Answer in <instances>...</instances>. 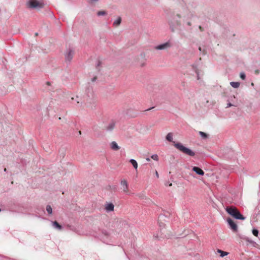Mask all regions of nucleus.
Segmentation results:
<instances>
[{
  "label": "nucleus",
  "instance_id": "obj_26",
  "mask_svg": "<svg viewBox=\"0 0 260 260\" xmlns=\"http://www.w3.org/2000/svg\"><path fill=\"white\" fill-rule=\"evenodd\" d=\"M102 234L106 237H108L109 236L108 232L107 231H106V230L103 231Z\"/></svg>",
  "mask_w": 260,
  "mask_h": 260
},
{
  "label": "nucleus",
  "instance_id": "obj_28",
  "mask_svg": "<svg viewBox=\"0 0 260 260\" xmlns=\"http://www.w3.org/2000/svg\"><path fill=\"white\" fill-rule=\"evenodd\" d=\"M233 106V105H232L231 103H229L227 104L226 108H229V107H232Z\"/></svg>",
  "mask_w": 260,
  "mask_h": 260
},
{
  "label": "nucleus",
  "instance_id": "obj_8",
  "mask_svg": "<svg viewBox=\"0 0 260 260\" xmlns=\"http://www.w3.org/2000/svg\"><path fill=\"white\" fill-rule=\"evenodd\" d=\"M227 222L230 226L231 229L234 232H237L238 230L237 225L234 222V221L230 218L227 219Z\"/></svg>",
  "mask_w": 260,
  "mask_h": 260
},
{
  "label": "nucleus",
  "instance_id": "obj_43",
  "mask_svg": "<svg viewBox=\"0 0 260 260\" xmlns=\"http://www.w3.org/2000/svg\"><path fill=\"white\" fill-rule=\"evenodd\" d=\"M4 171H5V172H6V171H7V169H6V168L4 169Z\"/></svg>",
  "mask_w": 260,
  "mask_h": 260
},
{
  "label": "nucleus",
  "instance_id": "obj_38",
  "mask_svg": "<svg viewBox=\"0 0 260 260\" xmlns=\"http://www.w3.org/2000/svg\"><path fill=\"white\" fill-rule=\"evenodd\" d=\"M199 29H200L201 31H203V29L201 26H199Z\"/></svg>",
  "mask_w": 260,
  "mask_h": 260
},
{
  "label": "nucleus",
  "instance_id": "obj_11",
  "mask_svg": "<svg viewBox=\"0 0 260 260\" xmlns=\"http://www.w3.org/2000/svg\"><path fill=\"white\" fill-rule=\"evenodd\" d=\"M115 125V122L114 121H111L108 125L106 127V129L108 131H112Z\"/></svg>",
  "mask_w": 260,
  "mask_h": 260
},
{
  "label": "nucleus",
  "instance_id": "obj_23",
  "mask_svg": "<svg viewBox=\"0 0 260 260\" xmlns=\"http://www.w3.org/2000/svg\"><path fill=\"white\" fill-rule=\"evenodd\" d=\"M252 234L255 236L257 237L258 236V231L257 230H256V229H253L252 230Z\"/></svg>",
  "mask_w": 260,
  "mask_h": 260
},
{
  "label": "nucleus",
  "instance_id": "obj_10",
  "mask_svg": "<svg viewBox=\"0 0 260 260\" xmlns=\"http://www.w3.org/2000/svg\"><path fill=\"white\" fill-rule=\"evenodd\" d=\"M110 146L111 149L114 151H117L120 149V147L115 141H112L110 144Z\"/></svg>",
  "mask_w": 260,
  "mask_h": 260
},
{
  "label": "nucleus",
  "instance_id": "obj_4",
  "mask_svg": "<svg viewBox=\"0 0 260 260\" xmlns=\"http://www.w3.org/2000/svg\"><path fill=\"white\" fill-rule=\"evenodd\" d=\"M28 7L31 9H39L43 7V3L37 0H29L27 3Z\"/></svg>",
  "mask_w": 260,
  "mask_h": 260
},
{
  "label": "nucleus",
  "instance_id": "obj_24",
  "mask_svg": "<svg viewBox=\"0 0 260 260\" xmlns=\"http://www.w3.org/2000/svg\"><path fill=\"white\" fill-rule=\"evenodd\" d=\"M151 158L155 160H158V156L157 154H153L151 156Z\"/></svg>",
  "mask_w": 260,
  "mask_h": 260
},
{
  "label": "nucleus",
  "instance_id": "obj_6",
  "mask_svg": "<svg viewBox=\"0 0 260 260\" xmlns=\"http://www.w3.org/2000/svg\"><path fill=\"white\" fill-rule=\"evenodd\" d=\"M74 51L71 48H69L65 54L66 60L71 61L74 56Z\"/></svg>",
  "mask_w": 260,
  "mask_h": 260
},
{
  "label": "nucleus",
  "instance_id": "obj_21",
  "mask_svg": "<svg viewBox=\"0 0 260 260\" xmlns=\"http://www.w3.org/2000/svg\"><path fill=\"white\" fill-rule=\"evenodd\" d=\"M46 211L48 212L49 214H51L52 213V207L50 205H47L46 206Z\"/></svg>",
  "mask_w": 260,
  "mask_h": 260
},
{
  "label": "nucleus",
  "instance_id": "obj_40",
  "mask_svg": "<svg viewBox=\"0 0 260 260\" xmlns=\"http://www.w3.org/2000/svg\"><path fill=\"white\" fill-rule=\"evenodd\" d=\"M146 160L149 161L150 160V159L149 158H147Z\"/></svg>",
  "mask_w": 260,
  "mask_h": 260
},
{
  "label": "nucleus",
  "instance_id": "obj_17",
  "mask_svg": "<svg viewBox=\"0 0 260 260\" xmlns=\"http://www.w3.org/2000/svg\"><path fill=\"white\" fill-rule=\"evenodd\" d=\"M129 162L131 163V164L133 166L134 168L135 169H137L138 168V164L136 160L134 159H131L129 160Z\"/></svg>",
  "mask_w": 260,
  "mask_h": 260
},
{
  "label": "nucleus",
  "instance_id": "obj_34",
  "mask_svg": "<svg viewBox=\"0 0 260 260\" xmlns=\"http://www.w3.org/2000/svg\"><path fill=\"white\" fill-rule=\"evenodd\" d=\"M162 217H163L162 215H159L158 217V220L159 221L161 219V218H162Z\"/></svg>",
  "mask_w": 260,
  "mask_h": 260
},
{
  "label": "nucleus",
  "instance_id": "obj_9",
  "mask_svg": "<svg viewBox=\"0 0 260 260\" xmlns=\"http://www.w3.org/2000/svg\"><path fill=\"white\" fill-rule=\"evenodd\" d=\"M86 93L89 98L92 99L94 98V94L92 87H88L86 90Z\"/></svg>",
  "mask_w": 260,
  "mask_h": 260
},
{
  "label": "nucleus",
  "instance_id": "obj_33",
  "mask_svg": "<svg viewBox=\"0 0 260 260\" xmlns=\"http://www.w3.org/2000/svg\"><path fill=\"white\" fill-rule=\"evenodd\" d=\"M155 175L157 178L159 177L158 173L157 171H155Z\"/></svg>",
  "mask_w": 260,
  "mask_h": 260
},
{
  "label": "nucleus",
  "instance_id": "obj_32",
  "mask_svg": "<svg viewBox=\"0 0 260 260\" xmlns=\"http://www.w3.org/2000/svg\"><path fill=\"white\" fill-rule=\"evenodd\" d=\"M196 73L197 74V79L199 80L200 79L199 74V73L198 72V71L197 70L196 71Z\"/></svg>",
  "mask_w": 260,
  "mask_h": 260
},
{
  "label": "nucleus",
  "instance_id": "obj_1",
  "mask_svg": "<svg viewBox=\"0 0 260 260\" xmlns=\"http://www.w3.org/2000/svg\"><path fill=\"white\" fill-rule=\"evenodd\" d=\"M226 211L230 215L237 219L244 220L245 219V217L235 207H228L226 208Z\"/></svg>",
  "mask_w": 260,
  "mask_h": 260
},
{
  "label": "nucleus",
  "instance_id": "obj_13",
  "mask_svg": "<svg viewBox=\"0 0 260 260\" xmlns=\"http://www.w3.org/2000/svg\"><path fill=\"white\" fill-rule=\"evenodd\" d=\"M192 170L198 175H203L204 174V172L203 170L198 167H193Z\"/></svg>",
  "mask_w": 260,
  "mask_h": 260
},
{
  "label": "nucleus",
  "instance_id": "obj_29",
  "mask_svg": "<svg viewBox=\"0 0 260 260\" xmlns=\"http://www.w3.org/2000/svg\"><path fill=\"white\" fill-rule=\"evenodd\" d=\"M101 62L100 61H98V63L96 64V68L98 69L99 67L101 66Z\"/></svg>",
  "mask_w": 260,
  "mask_h": 260
},
{
  "label": "nucleus",
  "instance_id": "obj_7",
  "mask_svg": "<svg viewBox=\"0 0 260 260\" xmlns=\"http://www.w3.org/2000/svg\"><path fill=\"white\" fill-rule=\"evenodd\" d=\"M171 46V43L170 42H167L164 44L156 46L154 48L156 50H166L170 48Z\"/></svg>",
  "mask_w": 260,
  "mask_h": 260
},
{
  "label": "nucleus",
  "instance_id": "obj_15",
  "mask_svg": "<svg viewBox=\"0 0 260 260\" xmlns=\"http://www.w3.org/2000/svg\"><path fill=\"white\" fill-rule=\"evenodd\" d=\"M52 225H53V226L54 228H56V229H58V230H61V229H62V226H61V225H60V224H59L57 221H53V222H52Z\"/></svg>",
  "mask_w": 260,
  "mask_h": 260
},
{
  "label": "nucleus",
  "instance_id": "obj_14",
  "mask_svg": "<svg viewBox=\"0 0 260 260\" xmlns=\"http://www.w3.org/2000/svg\"><path fill=\"white\" fill-rule=\"evenodd\" d=\"M121 18L119 16L113 22V26L114 27H117L121 24Z\"/></svg>",
  "mask_w": 260,
  "mask_h": 260
},
{
  "label": "nucleus",
  "instance_id": "obj_5",
  "mask_svg": "<svg viewBox=\"0 0 260 260\" xmlns=\"http://www.w3.org/2000/svg\"><path fill=\"white\" fill-rule=\"evenodd\" d=\"M120 185L122 187L123 192L126 194H129V188L127 180L125 179H121L120 181Z\"/></svg>",
  "mask_w": 260,
  "mask_h": 260
},
{
  "label": "nucleus",
  "instance_id": "obj_36",
  "mask_svg": "<svg viewBox=\"0 0 260 260\" xmlns=\"http://www.w3.org/2000/svg\"><path fill=\"white\" fill-rule=\"evenodd\" d=\"M187 24L188 26H191V22L190 21L187 22Z\"/></svg>",
  "mask_w": 260,
  "mask_h": 260
},
{
  "label": "nucleus",
  "instance_id": "obj_35",
  "mask_svg": "<svg viewBox=\"0 0 260 260\" xmlns=\"http://www.w3.org/2000/svg\"><path fill=\"white\" fill-rule=\"evenodd\" d=\"M159 226L160 228H161V227L164 226V224L162 223H160L159 222Z\"/></svg>",
  "mask_w": 260,
  "mask_h": 260
},
{
  "label": "nucleus",
  "instance_id": "obj_12",
  "mask_svg": "<svg viewBox=\"0 0 260 260\" xmlns=\"http://www.w3.org/2000/svg\"><path fill=\"white\" fill-rule=\"evenodd\" d=\"M114 206L112 203H108L105 205V209L107 212H111L114 210Z\"/></svg>",
  "mask_w": 260,
  "mask_h": 260
},
{
  "label": "nucleus",
  "instance_id": "obj_39",
  "mask_svg": "<svg viewBox=\"0 0 260 260\" xmlns=\"http://www.w3.org/2000/svg\"><path fill=\"white\" fill-rule=\"evenodd\" d=\"M199 49L201 52L202 51V48L201 47H199Z\"/></svg>",
  "mask_w": 260,
  "mask_h": 260
},
{
  "label": "nucleus",
  "instance_id": "obj_37",
  "mask_svg": "<svg viewBox=\"0 0 260 260\" xmlns=\"http://www.w3.org/2000/svg\"><path fill=\"white\" fill-rule=\"evenodd\" d=\"M159 237H160V238H165V237H167L166 236H162L161 234L159 236Z\"/></svg>",
  "mask_w": 260,
  "mask_h": 260
},
{
  "label": "nucleus",
  "instance_id": "obj_19",
  "mask_svg": "<svg viewBox=\"0 0 260 260\" xmlns=\"http://www.w3.org/2000/svg\"><path fill=\"white\" fill-rule=\"evenodd\" d=\"M217 252L220 254V256L222 257L228 254V252L223 251L220 249L217 250Z\"/></svg>",
  "mask_w": 260,
  "mask_h": 260
},
{
  "label": "nucleus",
  "instance_id": "obj_27",
  "mask_svg": "<svg viewBox=\"0 0 260 260\" xmlns=\"http://www.w3.org/2000/svg\"><path fill=\"white\" fill-rule=\"evenodd\" d=\"M97 79V77L96 76L94 77L91 79L92 82H95Z\"/></svg>",
  "mask_w": 260,
  "mask_h": 260
},
{
  "label": "nucleus",
  "instance_id": "obj_18",
  "mask_svg": "<svg viewBox=\"0 0 260 260\" xmlns=\"http://www.w3.org/2000/svg\"><path fill=\"white\" fill-rule=\"evenodd\" d=\"M230 85L234 88H237L240 86L239 82H231Z\"/></svg>",
  "mask_w": 260,
  "mask_h": 260
},
{
  "label": "nucleus",
  "instance_id": "obj_45",
  "mask_svg": "<svg viewBox=\"0 0 260 260\" xmlns=\"http://www.w3.org/2000/svg\"><path fill=\"white\" fill-rule=\"evenodd\" d=\"M72 100H74L75 99H74V98H72Z\"/></svg>",
  "mask_w": 260,
  "mask_h": 260
},
{
  "label": "nucleus",
  "instance_id": "obj_22",
  "mask_svg": "<svg viewBox=\"0 0 260 260\" xmlns=\"http://www.w3.org/2000/svg\"><path fill=\"white\" fill-rule=\"evenodd\" d=\"M107 14V12L105 11H100L97 13V15L99 16H104Z\"/></svg>",
  "mask_w": 260,
  "mask_h": 260
},
{
  "label": "nucleus",
  "instance_id": "obj_25",
  "mask_svg": "<svg viewBox=\"0 0 260 260\" xmlns=\"http://www.w3.org/2000/svg\"><path fill=\"white\" fill-rule=\"evenodd\" d=\"M240 76L242 80H245L246 78V75L244 73H241Z\"/></svg>",
  "mask_w": 260,
  "mask_h": 260
},
{
  "label": "nucleus",
  "instance_id": "obj_31",
  "mask_svg": "<svg viewBox=\"0 0 260 260\" xmlns=\"http://www.w3.org/2000/svg\"><path fill=\"white\" fill-rule=\"evenodd\" d=\"M76 102H77V104H79V101H78V97L77 96L75 100Z\"/></svg>",
  "mask_w": 260,
  "mask_h": 260
},
{
  "label": "nucleus",
  "instance_id": "obj_2",
  "mask_svg": "<svg viewBox=\"0 0 260 260\" xmlns=\"http://www.w3.org/2000/svg\"><path fill=\"white\" fill-rule=\"evenodd\" d=\"M180 18V15L177 14L176 16L173 17L169 20V25L172 31H174L175 29L180 25L181 23L179 20Z\"/></svg>",
  "mask_w": 260,
  "mask_h": 260
},
{
  "label": "nucleus",
  "instance_id": "obj_16",
  "mask_svg": "<svg viewBox=\"0 0 260 260\" xmlns=\"http://www.w3.org/2000/svg\"><path fill=\"white\" fill-rule=\"evenodd\" d=\"M166 139L169 142H173V134L172 133H168L166 137Z\"/></svg>",
  "mask_w": 260,
  "mask_h": 260
},
{
  "label": "nucleus",
  "instance_id": "obj_42",
  "mask_svg": "<svg viewBox=\"0 0 260 260\" xmlns=\"http://www.w3.org/2000/svg\"><path fill=\"white\" fill-rule=\"evenodd\" d=\"M172 183H169V186H172Z\"/></svg>",
  "mask_w": 260,
  "mask_h": 260
},
{
  "label": "nucleus",
  "instance_id": "obj_20",
  "mask_svg": "<svg viewBox=\"0 0 260 260\" xmlns=\"http://www.w3.org/2000/svg\"><path fill=\"white\" fill-rule=\"evenodd\" d=\"M199 134L203 139H206L208 137V135L207 134L205 133L204 132L200 131L199 132Z\"/></svg>",
  "mask_w": 260,
  "mask_h": 260
},
{
  "label": "nucleus",
  "instance_id": "obj_44",
  "mask_svg": "<svg viewBox=\"0 0 260 260\" xmlns=\"http://www.w3.org/2000/svg\"><path fill=\"white\" fill-rule=\"evenodd\" d=\"M150 109H151V108L147 109V111L150 110Z\"/></svg>",
  "mask_w": 260,
  "mask_h": 260
},
{
  "label": "nucleus",
  "instance_id": "obj_30",
  "mask_svg": "<svg viewBox=\"0 0 260 260\" xmlns=\"http://www.w3.org/2000/svg\"><path fill=\"white\" fill-rule=\"evenodd\" d=\"M70 229L75 232H77V231H76V229L74 228H71V226H70Z\"/></svg>",
  "mask_w": 260,
  "mask_h": 260
},
{
  "label": "nucleus",
  "instance_id": "obj_41",
  "mask_svg": "<svg viewBox=\"0 0 260 260\" xmlns=\"http://www.w3.org/2000/svg\"><path fill=\"white\" fill-rule=\"evenodd\" d=\"M156 238H158L159 236L158 235H157L156 236H155Z\"/></svg>",
  "mask_w": 260,
  "mask_h": 260
},
{
  "label": "nucleus",
  "instance_id": "obj_3",
  "mask_svg": "<svg viewBox=\"0 0 260 260\" xmlns=\"http://www.w3.org/2000/svg\"><path fill=\"white\" fill-rule=\"evenodd\" d=\"M173 142L174 143V146L182 153L190 156H193L195 155V153L193 151L184 147L181 143Z\"/></svg>",
  "mask_w": 260,
  "mask_h": 260
}]
</instances>
